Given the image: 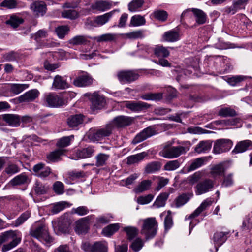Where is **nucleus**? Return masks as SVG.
Here are the masks:
<instances>
[{
  "label": "nucleus",
  "instance_id": "f257e3e1",
  "mask_svg": "<svg viewBox=\"0 0 252 252\" xmlns=\"http://www.w3.org/2000/svg\"><path fill=\"white\" fill-rule=\"evenodd\" d=\"M158 227V222L155 218H147L143 220L141 233L145 236L146 240L152 239L157 234Z\"/></svg>",
  "mask_w": 252,
  "mask_h": 252
},
{
  "label": "nucleus",
  "instance_id": "f03ea898",
  "mask_svg": "<svg viewBox=\"0 0 252 252\" xmlns=\"http://www.w3.org/2000/svg\"><path fill=\"white\" fill-rule=\"evenodd\" d=\"M30 235L39 240H43L50 244L53 242L54 238L49 233L47 228L44 224H41L34 229H31Z\"/></svg>",
  "mask_w": 252,
  "mask_h": 252
},
{
  "label": "nucleus",
  "instance_id": "7ed1b4c3",
  "mask_svg": "<svg viewBox=\"0 0 252 252\" xmlns=\"http://www.w3.org/2000/svg\"><path fill=\"white\" fill-rule=\"evenodd\" d=\"M0 236L4 242L11 240L9 243L3 246L2 248V251L3 252H6L16 247L20 242L21 240L20 238L16 236L15 232L13 230L6 231Z\"/></svg>",
  "mask_w": 252,
  "mask_h": 252
},
{
  "label": "nucleus",
  "instance_id": "20e7f679",
  "mask_svg": "<svg viewBox=\"0 0 252 252\" xmlns=\"http://www.w3.org/2000/svg\"><path fill=\"white\" fill-rule=\"evenodd\" d=\"M186 148L182 146L169 147L166 146L159 152V155L167 158H173L179 157L186 152Z\"/></svg>",
  "mask_w": 252,
  "mask_h": 252
},
{
  "label": "nucleus",
  "instance_id": "39448f33",
  "mask_svg": "<svg viewBox=\"0 0 252 252\" xmlns=\"http://www.w3.org/2000/svg\"><path fill=\"white\" fill-rule=\"evenodd\" d=\"M119 81L121 83H131L136 81L139 77V75L136 70H120L117 74Z\"/></svg>",
  "mask_w": 252,
  "mask_h": 252
},
{
  "label": "nucleus",
  "instance_id": "423d86ee",
  "mask_svg": "<svg viewBox=\"0 0 252 252\" xmlns=\"http://www.w3.org/2000/svg\"><path fill=\"white\" fill-rule=\"evenodd\" d=\"M89 99L91 102L90 108L93 113H97L105 107L106 102L105 97L97 93L94 92L92 94Z\"/></svg>",
  "mask_w": 252,
  "mask_h": 252
},
{
  "label": "nucleus",
  "instance_id": "0eeeda50",
  "mask_svg": "<svg viewBox=\"0 0 252 252\" xmlns=\"http://www.w3.org/2000/svg\"><path fill=\"white\" fill-rule=\"evenodd\" d=\"M233 142L227 139H220L214 142L213 152L220 154L229 151L232 146Z\"/></svg>",
  "mask_w": 252,
  "mask_h": 252
},
{
  "label": "nucleus",
  "instance_id": "6e6552de",
  "mask_svg": "<svg viewBox=\"0 0 252 252\" xmlns=\"http://www.w3.org/2000/svg\"><path fill=\"white\" fill-rule=\"evenodd\" d=\"M214 187V182L210 179H205L197 183L195 189L197 195L204 194L211 190Z\"/></svg>",
  "mask_w": 252,
  "mask_h": 252
},
{
  "label": "nucleus",
  "instance_id": "1a4fd4ad",
  "mask_svg": "<svg viewBox=\"0 0 252 252\" xmlns=\"http://www.w3.org/2000/svg\"><path fill=\"white\" fill-rule=\"evenodd\" d=\"M134 120L133 117L121 115L115 117L110 124L113 125L114 128H124L131 125L134 122Z\"/></svg>",
  "mask_w": 252,
  "mask_h": 252
},
{
  "label": "nucleus",
  "instance_id": "9d476101",
  "mask_svg": "<svg viewBox=\"0 0 252 252\" xmlns=\"http://www.w3.org/2000/svg\"><path fill=\"white\" fill-rule=\"evenodd\" d=\"M156 133L155 128L150 126L138 133L133 139L131 143L136 145L146 139L154 135Z\"/></svg>",
  "mask_w": 252,
  "mask_h": 252
},
{
  "label": "nucleus",
  "instance_id": "9b49d317",
  "mask_svg": "<svg viewBox=\"0 0 252 252\" xmlns=\"http://www.w3.org/2000/svg\"><path fill=\"white\" fill-rule=\"evenodd\" d=\"M91 216L81 218L75 222V231L78 234L87 233L89 229V221Z\"/></svg>",
  "mask_w": 252,
  "mask_h": 252
},
{
  "label": "nucleus",
  "instance_id": "f8f14e48",
  "mask_svg": "<svg viewBox=\"0 0 252 252\" xmlns=\"http://www.w3.org/2000/svg\"><path fill=\"white\" fill-rule=\"evenodd\" d=\"M113 129V125L109 123L105 127L100 128L94 132L93 135V138L95 140L99 141L106 137L110 136Z\"/></svg>",
  "mask_w": 252,
  "mask_h": 252
},
{
  "label": "nucleus",
  "instance_id": "ddd939ff",
  "mask_svg": "<svg viewBox=\"0 0 252 252\" xmlns=\"http://www.w3.org/2000/svg\"><path fill=\"white\" fill-rule=\"evenodd\" d=\"M93 78L87 73L80 75L73 80L74 86L79 87H86L91 85L93 82Z\"/></svg>",
  "mask_w": 252,
  "mask_h": 252
},
{
  "label": "nucleus",
  "instance_id": "4468645a",
  "mask_svg": "<svg viewBox=\"0 0 252 252\" xmlns=\"http://www.w3.org/2000/svg\"><path fill=\"white\" fill-rule=\"evenodd\" d=\"M45 101L50 107H60L64 104L63 99L55 94H50L45 98Z\"/></svg>",
  "mask_w": 252,
  "mask_h": 252
},
{
  "label": "nucleus",
  "instance_id": "2eb2a0df",
  "mask_svg": "<svg viewBox=\"0 0 252 252\" xmlns=\"http://www.w3.org/2000/svg\"><path fill=\"white\" fill-rule=\"evenodd\" d=\"M125 106L132 111L139 112L148 109L151 105L142 101H126Z\"/></svg>",
  "mask_w": 252,
  "mask_h": 252
},
{
  "label": "nucleus",
  "instance_id": "dca6fc26",
  "mask_svg": "<svg viewBox=\"0 0 252 252\" xmlns=\"http://www.w3.org/2000/svg\"><path fill=\"white\" fill-rule=\"evenodd\" d=\"M32 170L36 176L43 178L48 177L51 173V169L42 162L34 165Z\"/></svg>",
  "mask_w": 252,
  "mask_h": 252
},
{
  "label": "nucleus",
  "instance_id": "f3484780",
  "mask_svg": "<svg viewBox=\"0 0 252 252\" xmlns=\"http://www.w3.org/2000/svg\"><path fill=\"white\" fill-rule=\"evenodd\" d=\"M84 118V115L81 114L71 115L67 119V124L69 127L75 128L83 123Z\"/></svg>",
  "mask_w": 252,
  "mask_h": 252
},
{
  "label": "nucleus",
  "instance_id": "a211bd4d",
  "mask_svg": "<svg viewBox=\"0 0 252 252\" xmlns=\"http://www.w3.org/2000/svg\"><path fill=\"white\" fill-rule=\"evenodd\" d=\"M2 120L9 126L17 127L21 123L20 116L13 114H5L2 116Z\"/></svg>",
  "mask_w": 252,
  "mask_h": 252
},
{
  "label": "nucleus",
  "instance_id": "6ab92c4d",
  "mask_svg": "<svg viewBox=\"0 0 252 252\" xmlns=\"http://www.w3.org/2000/svg\"><path fill=\"white\" fill-rule=\"evenodd\" d=\"M30 182L29 177L25 173H21L11 179L8 185L11 187L21 186Z\"/></svg>",
  "mask_w": 252,
  "mask_h": 252
},
{
  "label": "nucleus",
  "instance_id": "aec40b11",
  "mask_svg": "<svg viewBox=\"0 0 252 252\" xmlns=\"http://www.w3.org/2000/svg\"><path fill=\"white\" fill-rule=\"evenodd\" d=\"M229 232H216L213 236V240L216 247V251L218 250V247L221 246L227 239V235L229 234Z\"/></svg>",
  "mask_w": 252,
  "mask_h": 252
},
{
  "label": "nucleus",
  "instance_id": "412c9836",
  "mask_svg": "<svg viewBox=\"0 0 252 252\" xmlns=\"http://www.w3.org/2000/svg\"><path fill=\"white\" fill-rule=\"evenodd\" d=\"M31 8L37 16H43L47 11V5L43 1H35L31 5Z\"/></svg>",
  "mask_w": 252,
  "mask_h": 252
},
{
  "label": "nucleus",
  "instance_id": "4be33fe9",
  "mask_svg": "<svg viewBox=\"0 0 252 252\" xmlns=\"http://www.w3.org/2000/svg\"><path fill=\"white\" fill-rule=\"evenodd\" d=\"M249 148L252 149V142L249 140H246L238 142L232 151L233 154L243 153L247 151Z\"/></svg>",
  "mask_w": 252,
  "mask_h": 252
},
{
  "label": "nucleus",
  "instance_id": "5701e85b",
  "mask_svg": "<svg viewBox=\"0 0 252 252\" xmlns=\"http://www.w3.org/2000/svg\"><path fill=\"white\" fill-rule=\"evenodd\" d=\"M193 196L192 192H185L180 194L175 199V206L179 208L186 204Z\"/></svg>",
  "mask_w": 252,
  "mask_h": 252
},
{
  "label": "nucleus",
  "instance_id": "b1692460",
  "mask_svg": "<svg viewBox=\"0 0 252 252\" xmlns=\"http://www.w3.org/2000/svg\"><path fill=\"white\" fill-rule=\"evenodd\" d=\"M39 92L37 89L31 90L19 97L20 102H29L35 99L39 95Z\"/></svg>",
  "mask_w": 252,
  "mask_h": 252
},
{
  "label": "nucleus",
  "instance_id": "393cba45",
  "mask_svg": "<svg viewBox=\"0 0 252 252\" xmlns=\"http://www.w3.org/2000/svg\"><path fill=\"white\" fill-rule=\"evenodd\" d=\"M52 87L56 89L64 90L69 87V84L66 80L59 75L54 77Z\"/></svg>",
  "mask_w": 252,
  "mask_h": 252
},
{
  "label": "nucleus",
  "instance_id": "a878e982",
  "mask_svg": "<svg viewBox=\"0 0 252 252\" xmlns=\"http://www.w3.org/2000/svg\"><path fill=\"white\" fill-rule=\"evenodd\" d=\"M65 150L58 149L50 152L46 155L48 162H56L61 159V156L64 154Z\"/></svg>",
  "mask_w": 252,
  "mask_h": 252
},
{
  "label": "nucleus",
  "instance_id": "bb28decb",
  "mask_svg": "<svg viewBox=\"0 0 252 252\" xmlns=\"http://www.w3.org/2000/svg\"><path fill=\"white\" fill-rule=\"evenodd\" d=\"M228 167L224 162L216 164L211 168L210 173L213 176H224Z\"/></svg>",
  "mask_w": 252,
  "mask_h": 252
},
{
  "label": "nucleus",
  "instance_id": "cd10ccee",
  "mask_svg": "<svg viewBox=\"0 0 252 252\" xmlns=\"http://www.w3.org/2000/svg\"><path fill=\"white\" fill-rule=\"evenodd\" d=\"M112 15V13L110 12L96 16L93 21H91V25L94 27L102 26L109 21Z\"/></svg>",
  "mask_w": 252,
  "mask_h": 252
},
{
  "label": "nucleus",
  "instance_id": "c85d7f7f",
  "mask_svg": "<svg viewBox=\"0 0 252 252\" xmlns=\"http://www.w3.org/2000/svg\"><path fill=\"white\" fill-rule=\"evenodd\" d=\"M70 224L71 221L69 219L61 218L58 222V230L63 233H69Z\"/></svg>",
  "mask_w": 252,
  "mask_h": 252
},
{
  "label": "nucleus",
  "instance_id": "c756f323",
  "mask_svg": "<svg viewBox=\"0 0 252 252\" xmlns=\"http://www.w3.org/2000/svg\"><path fill=\"white\" fill-rule=\"evenodd\" d=\"M191 11L194 14L196 22L198 25H202L206 23L207 15L204 11L197 8H192Z\"/></svg>",
  "mask_w": 252,
  "mask_h": 252
},
{
  "label": "nucleus",
  "instance_id": "7c9ffc66",
  "mask_svg": "<svg viewBox=\"0 0 252 252\" xmlns=\"http://www.w3.org/2000/svg\"><path fill=\"white\" fill-rule=\"evenodd\" d=\"M213 201L207 199L204 200L200 205L189 216V219H193L198 216L208 207L211 205Z\"/></svg>",
  "mask_w": 252,
  "mask_h": 252
},
{
  "label": "nucleus",
  "instance_id": "2f4dec72",
  "mask_svg": "<svg viewBox=\"0 0 252 252\" xmlns=\"http://www.w3.org/2000/svg\"><path fill=\"white\" fill-rule=\"evenodd\" d=\"M94 150L91 147L78 150L76 152V157L79 158H86L92 156Z\"/></svg>",
  "mask_w": 252,
  "mask_h": 252
},
{
  "label": "nucleus",
  "instance_id": "473e14b6",
  "mask_svg": "<svg viewBox=\"0 0 252 252\" xmlns=\"http://www.w3.org/2000/svg\"><path fill=\"white\" fill-rule=\"evenodd\" d=\"M179 38V32L174 30L165 32L163 35L164 40L167 42H175L178 41Z\"/></svg>",
  "mask_w": 252,
  "mask_h": 252
},
{
  "label": "nucleus",
  "instance_id": "72a5a7b5",
  "mask_svg": "<svg viewBox=\"0 0 252 252\" xmlns=\"http://www.w3.org/2000/svg\"><path fill=\"white\" fill-rule=\"evenodd\" d=\"M147 155L146 152H142L136 155H133L128 157L126 158V164L131 165L134 163H138L142 160Z\"/></svg>",
  "mask_w": 252,
  "mask_h": 252
},
{
  "label": "nucleus",
  "instance_id": "f704fd0d",
  "mask_svg": "<svg viewBox=\"0 0 252 252\" xmlns=\"http://www.w3.org/2000/svg\"><path fill=\"white\" fill-rule=\"evenodd\" d=\"M120 227L119 223L111 224L103 229L102 233L104 236L110 237L117 232Z\"/></svg>",
  "mask_w": 252,
  "mask_h": 252
},
{
  "label": "nucleus",
  "instance_id": "c9c22d12",
  "mask_svg": "<svg viewBox=\"0 0 252 252\" xmlns=\"http://www.w3.org/2000/svg\"><path fill=\"white\" fill-rule=\"evenodd\" d=\"M154 55L157 57L166 58L169 56L168 49L161 45H157L154 49Z\"/></svg>",
  "mask_w": 252,
  "mask_h": 252
},
{
  "label": "nucleus",
  "instance_id": "e433bc0d",
  "mask_svg": "<svg viewBox=\"0 0 252 252\" xmlns=\"http://www.w3.org/2000/svg\"><path fill=\"white\" fill-rule=\"evenodd\" d=\"M162 93H148L142 94L140 96L141 99L145 100L158 101L162 99Z\"/></svg>",
  "mask_w": 252,
  "mask_h": 252
},
{
  "label": "nucleus",
  "instance_id": "4c0bfd02",
  "mask_svg": "<svg viewBox=\"0 0 252 252\" xmlns=\"http://www.w3.org/2000/svg\"><path fill=\"white\" fill-rule=\"evenodd\" d=\"M162 164L159 161H153L147 164L145 168V172L151 173L159 171L161 167Z\"/></svg>",
  "mask_w": 252,
  "mask_h": 252
},
{
  "label": "nucleus",
  "instance_id": "58836bf2",
  "mask_svg": "<svg viewBox=\"0 0 252 252\" xmlns=\"http://www.w3.org/2000/svg\"><path fill=\"white\" fill-rule=\"evenodd\" d=\"M212 146V142L210 141H200L196 146L195 151L198 153L205 152L210 150Z\"/></svg>",
  "mask_w": 252,
  "mask_h": 252
},
{
  "label": "nucleus",
  "instance_id": "ea45409f",
  "mask_svg": "<svg viewBox=\"0 0 252 252\" xmlns=\"http://www.w3.org/2000/svg\"><path fill=\"white\" fill-rule=\"evenodd\" d=\"M33 190L37 195H43L46 194L49 188L39 181H36L33 186Z\"/></svg>",
  "mask_w": 252,
  "mask_h": 252
},
{
  "label": "nucleus",
  "instance_id": "a19ab883",
  "mask_svg": "<svg viewBox=\"0 0 252 252\" xmlns=\"http://www.w3.org/2000/svg\"><path fill=\"white\" fill-rule=\"evenodd\" d=\"M124 231L126 233V238L129 241H132L138 234V229L134 227L127 226L124 228Z\"/></svg>",
  "mask_w": 252,
  "mask_h": 252
},
{
  "label": "nucleus",
  "instance_id": "79ce46f5",
  "mask_svg": "<svg viewBox=\"0 0 252 252\" xmlns=\"http://www.w3.org/2000/svg\"><path fill=\"white\" fill-rule=\"evenodd\" d=\"M87 42L88 40L87 37L84 35L76 36L68 41L70 44L73 46L85 45L87 44Z\"/></svg>",
  "mask_w": 252,
  "mask_h": 252
},
{
  "label": "nucleus",
  "instance_id": "37998d69",
  "mask_svg": "<svg viewBox=\"0 0 252 252\" xmlns=\"http://www.w3.org/2000/svg\"><path fill=\"white\" fill-rule=\"evenodd\" d=\"M152 182L149 180H145L142 181L139 185L134 189V191L136 193H141L144 191L148 190L151 186Z\"/></svg>",
  "mask_w": 252,
  "mask_h": 252
},
{
  "label": "nucleus",
  "instance_id": "c03bdc74",
  "mask_svg": "<svg viewBox=\"0 0 252 252\" xmlns=\"http://www.w3.org/2000/svg\"><path fill=\"white\" fill-rule=\"evenodd\" d=\"M69 31L70 28L68 25L60 26L55 29L58 36L61 39L63 38L68 33Z\"/></svg>",
  "mask_w": 252,
  "mask_h": 252
},
{
  "label": "nucleus",
  "instance_id": "a18cd8bd",
  "mask_svg": "<svg viewBox=\"0 0 252 252\" xmlns=\"http://www.w3.org/2000/svg\"><path fill=\"white\" fill-rule=\"evenodd\" d=\"M153 17L161 22H165L167 20L168 14L163 10H157L153 13Z\"/></svg>",
  "mask_w": 252,
  "mask_h": 252
},
{
  "label": "nucleus",
  "instance_id": "49530a36",
  "mask_svg": "<svg viewBox=\"0 0 252 252\" xmlns=\"http://www.w3.org/2000/svg\"><path fill=\"white\" fill-rule=\"evenodd\" d=\"M24 20L22 18H19L16 15H12L9 20L6 21L7 25H10L13 28H17L20 24L23 23Z\"/></svg>",
  "mask_w": 252,
  "mask_h": 252
},
{
  "label": "nucleus",
  "instance_id": "de8ad7c7",
  "mask_svg": "<svg viewBox=\"0 0 252 252\" xmlns=\"http://www.w3.org/2000/svg\"><path fill=\"white\" fill-rule=\"evenodd\" d=\"M218 114L219 116L223 117H234L237 115V112L233 109L226 107L220 109L218 112Z\"/></svg>",
  "mask_w": 252,
  "mask_h": 252
},
{
  "label": "nucleus",
  "instance_id": "09e8293b",
  "mask_svg": "<svg viewBox=\"0 0 252 252\" xmlns=\"http://www.w3.org/2000/svg\"><path fill=\"white\" fill-rule=\"evenodd\" d=\"M169 194L166 192L161 193L156 199L154 205L157 207H163L165 205L166 200L168 199Z\"/></svg>",
  "mask_w": 252,
  "mask_h": 252
},
{
  "label": "nucleus",
  "instance_id": "8fccbe9b",
  "mask_svg": "<svg viewBox=\"0 0 252 252\" xmlns=\"http://www.w3.org/2000/svg\"><path fill=\"white\" fill-rule=\"evenodd\" d=\"M107 246L101 242H96L93 245L92 252H107Z\"/></svg>",
  "mask_w": 252,
  "mask_h": 252
},
{
  "label": "nucleus",
  "instance_id": "3c124183",
  "mask_svg": "<svg viewBox=\"0 0 252 252\" xmlns=\"http://www.w3.org/2000/svg\"><path fill=\"white\" fill-rule=\"evenodd\" d=\"M109 157V155L99 153L96 157V162L95 166L97 167H100L105 165L106 164V161L108 159Z\"/></svg>",
  "mask_w": 252,
  "mask_h": 252
},
{
  "label": "nucleus",
  "instance_id": "603ef678",
  "mask_svg": "<svg viewBox=\"0 0 252 252\" xmlns=\"http://www.w3.org/2000/svg\"><path fill=\"white\" fill-rule=\"evenodd\" d=\"M62 16L70 20H74L78 17L79 14L78 12L74 9H68L65 10L62 12Z\"/></svg>",
  "mask_w": 252,
  "mask_h": 252
},
{
  "label": "nucleus",
  "instance_id": "864d4df0",
  "mask_svg": "<svg viewBox=\"0 0 252 252\" xmlns=\"http://www.w3.org/2000/svg\"><path fill=\"white\" fill-rule=\"evenodd\" d=\"M144 244V241L140 238H137L132 242L130 246V248L134 252H138L143 247Z\"/></svg>",
  "mask_w": 252,
  "mask_h": 252
},
{
  "label": "nucleus",
  "instance_id": "5fc2aeb1",
  "mask_svg": "<svg viewBox=\"0 0 252 252\" xmlns=\"http://www.w3.org/2000/svg\"><path fill=\"white\" fill-rule=\"evenodd\" d=\"M31 216L29 211H25L15 221V226H18L26 221Z\"/></svg>",
  "mask_w": 252,
  "mask_h": 252
},
{
  "label": "nucleus",
  "instance_id": "6e6d98bb",
  "mask_svg": "<svg viewBox=\"0 0 252 252\" xmlns=\"http://www.w3.org/2000/svg\"><path fill=\"white\" fill-rule=\"evenodd\" d=\"M116 38V35L113 33H107L96 37L95 39L97 42L112 41Z\"/></svg>",
  "mask_w": 252,
  "mask_h": 252
},
{
  "label": "nucleus",
  "instance_id": "4d7b16f0",
  "mask_svg": "<svg viewBox=\"0 0 252 252\" xmlns=\"http://www.w3.org/2000/svg\"><path fill=\"white\" fill-rule=\"evenodd\" d=\"M144 0H133L128 4V10L130 11H135L137 9L142 7Z\"/></svg>",
  "mask_w": 252,
  "mask_h": 252
},
{
  "label": "nucleus",
  "instance_id": "13d9d810",
  "mask_svg": "<svg viewBox=\"0 0 252 252\" xmlns=\"http://www.w3.org/2000/svg\"><path fill=\"white\" fill-rule=\"evenodd\" d=\"M53 189L56 194L61 195L64 192V186L61 182L56 181L53 185Z\"/></svg>",
  "mask_w": 252,
  "mask_h": 252
},
{
  "label": "nucleus",
  "instance_id": "bf43d9fd",
  "mask_svg": "<svg viewBox=\"0 0 252 252\" xmlns=\"http://www.w3.org/2000/svg\"><path fill=\"white\" fill-rule=\"evenodd\" d=\"M144 18L140 15H135L131 17L130 25L133 26H138L145 24Z\"/></svg>",
  "mask_w": 252,
  "mask_h": 252
},
{
  "label": "nucleus",
  "instance_id": "052dcab7",
  "mask_svg": "<svg viewBox=\"0 0 252 252\" xmlns=\"http://www.w3.org/2000/svg\"><path fill=\"white\" fill-rule=\"evenodd\" d=\"M171 213V211L170 210H168L167 211V214L164 219V224L165 230L166 231L170 229L173 224Z\"/></svg>",
  "mask_w": 252,
  "mask_h": 252
},
{
  "label": "nucleus",
  "instance_id": "680f3d73",
  "mask_svg": "<svg viewBox=\"0 0 252 252\" xmlns=\"http://www.w3.org/2000/svg\"><path fill=\"white\" fill-rule=\"evenodd\" d=\"M180 163L178 160L168 161L164 166L165 170H174L179 167Z\"/></svg>",
  "mask_w": 252,
  "mask_h": 252
},
{
  "label": "nucleus",
  "instance_id": "e2e57ef3",
  "mask_svg": "<svg viewBox=\"0 0 252 252\" xmlns=\"http://www.w3.org/2000/svg\"><path fill=\"white\" fill-rule=\"evenodd\" d=\"M204 161V159L201 158H196L191 163L190 165L188 167V171L190 172L194 170L201 166L203 164Z\"/></svg>",
  "mask_w": 252,
  "mask_h": 252
},
{
  "label": "nucleus",
  "instance_id": "0e129e2a",
  "mask_svg": "<svg viewBox=\"0 0 252 252\" xmlns=\"http://www.w3.org/2000/svg\"><path fill=\"white\" fill-rule=\"evenodd\" d=\"M26 84H13L11 85L10 91L15 94H18L27 88Z\"/></svg>",
  "mask_w": 252,
  "mask_h": 252
},
{
  "label": "nucleus",
  "instance_id": "69168bd1",
  "mask_svg": "<svg viewBox=\"0 0 252 252\" xmlns=\"http://www.w3.org/2000/svg\"><path fill=\"white\" fill-rule=\"evenodd\" d=\"M20 171L19 167L16 164L10 163L7 165L4 169V172L8 175H13Z\"/></svg>",
  "mask_w": 252,
  "mask_h": 252
},
{
  "label": "nucleus",
  "instance_id": "338daca9",
  "mask_svg": "<svg viewBox=\"0 0 252 252\" xmlns=\"http://www.w3.org/2000/svg\"><path fill=\"white\" fill-rule=\"evenodd\" d=\"M70 137H73V135L70 137H63L60 139L56 143V146L60 148H64L68 146L70 143Z\"/></svg>",
  "mask_w": 252,
  "mask_h": 252
},
{
  "label": "nucleus",
  "instance_id": "774afa93",
  "mask_svg": "<svg viewBox=\"0 0 252 252\" xmlns=\"http://www.w3.org/2000/svg\"><path fill=\"white\" fill-rule=\"evenodd\" d=\"M0 6L7 9H14L17 6V2L15 0H4L0 3Z\"/></svg>",
  "mask_w": 252,
  "mask_h": 252
}]
</instances>
